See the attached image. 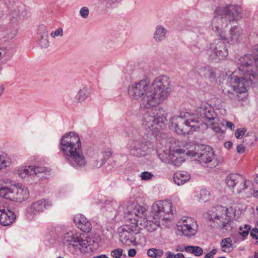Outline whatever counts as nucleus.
Here are the masks:
<instances>
[{
	"label": "nucleus",
	"instance_id": "obj_44",
	"mask_svg": "<svg viewBox=\"0 0 258 258\" xmlns=\"http://www.w3.org/2000/svg\"><path fill=\"white\" fill-rule=\"evenodd\" d=\"M167 258H184L183 254L181 253H178L174 254L170 251L166 253Z\"/></svg>",
	"mask_w": 258,
	"mask_h": 258
},
{
	"label": "nucleus",
	"instance_id": "obj_10",
	"mask_svg": "<svg viewBox=\"0 0 258 258\" xmlns=\"http://www.w3.org/2000/svg\"><path fill=\"white\" fill-rule=\"evenodd\" d=\"M197 115H200L205 120L211 129L217 133H223L224 131L216 123L219 122V118L217 116L214 108L208 103H202L197 110Z\"/></svg>",
	"mask_w": 258,
	"mask_h": 258
},
{
	"label": "nucleus",
	"instance_id": "obj_58",
	"mask_svg": "<svg viewBox=\"0 0 258 258\" xmlns=\"http://www.w3.org/2000/svg\"><path fill=\"white\" fill-rule=\"evenodd\" d=\"M229 93V96H230V95H233V94L232 93Z\"/></svg>",
	"mask_w": 258,
	"mask_h": 258
},
{
	"label": "nucleus",
	"instance_id": "obj_18",
	"mask_svg": "<svg viewBox=\"0 0 258 258\" xmlns=\"http://www.w3.org/2000/svg\"><path fill=\"white\" fill-rule=\"evenodd\" d=\"M16 215L15 213L5 207L0 205V224L4 226H8L11 224L15 220Z\"/></svg>",
	"mask_w": 258,
	"mask_h": 258
},
{
	"label": "nucleus",
	"instance_id": "obj_52",
	"mask_svg": "<svg viewBox=\"0 0 258 258\" xmlns=\"http://www.w3.org/2000/svg\"><path fill=\"white\" fill-rule=\"evenodd\" d=\"M224 146L227 149H230L232 146V143L230 141L226 142L224 143Z\"/></svg>",
	"mask_w": 258,
	"mask_h": 258
},
{
	"label": "nucleus",
	"instance_id": "obj_34",
	"mask_svg": "<svg viewBox=\"0 0 258 258\" xmlns=\"http://www.w3.org/2000/svg\"><path fill=\"white\" fill-rule=\"evenodd\" d=\"M164 251L162 249L150 248L147 251L149 256L153 258H159L163 255Z\"/></svg>",
	"mask_w": 258,
	"mask_h": 258
},
{
	"label": "nucleus",
	"instance_id": "obj_42",
	"mask_svg": "<svg viewBox=\"0 0 258 258\" xmlns=\"http://www.w3.org/2000/svg\"><path fill=\"white\" fill-rule=\"evenodd\" d=\"M153 177V174L148 171H144L141 173L140 177L142 180H147Z\"/></svg>",
	"mask_w": 258,
	"mask_h": 258
},
{
	"label": "nucleus",
	"instance_id": "obj_32",
	"mask_svg": "<svg viewBox=\"0 0 258 258\" xmlns=\"http://www.w3.org/2000/svg\"><path fill=\"white\" fill-rule=\"evenodd\" d=\"M243 206L237 202H230L229 203V208L232 211L235 215H240L243 210Z\"/></svg>",
	"mask_w": 258,
	"mask_h": 258
},
{
	"label": "nucleus",
	"instance_id": "obj_25",
	"mask_svg": "<svg viewBox=\"0 0 258 258\" xmlns=\"http://www.w3.org/2000/svg\"><path fill=\"white\" fill-rule=\"evenodd\" d=\"M166 33L167 30L163 26L157 25L153 34L154 39L156 42H161L165 38Z\"/></svg>",
	"mask_w": 258,
	"mask_h": 258
},
{
	"label": "nucleus",
	"instance_id": "obj_31",
	"mask_svg": "<svg viewBox=\"0 0 258 258\" xmlns=\"http://www.w3.org/2000/svg\"><path fill=\"white\" fill-rule=\"evenodd\" d=\"M184 250L197 256H201L203 253V249L199 246H187L184 247Z\"/></svg>",
	"mask_w": 258,
	"mask_h": 258
},
{
	"label": "nucleus",
	"instance_id": "obj_9",
	"mask_svg": "<svg viewBox=\"0 0 258 258\" xmlns=\"http://www.w3.org/2000/svg\"><path fill=\"white\" fill-rule=\"evenodd\" d=\"M227 211V208L222 206L212 210L208 215V219L211 226L219 228H226L231 220Z\"/></svg>",
	"mask_w": 258,
	"mask_h": 258
},
{
	"label": "nucleus",
	"instance_id": "obj_57",
	"mask_svg": "<svg viewBox=\"0 0 258 258\" xmlns=\"http://www.w3.org/2000/svg\"><path fill=\"white\" fill-rule=\"evenodd\" d=\"M254 258H258V251L255 252Z\"/></svg>",
	"mask_w": 258,
	"mask_h": 258
},
{
	"label": "nucleus",
	"instance_id": "obj_37",
	"mask_svg": "<svg viewBox=\"0 0 258 258\" xmlns=\"http://www.w3.org/2000/svg\"><path fill=\"white\" fill-rule=\"evenodd\" d=\"M210 196V192L207 189L201 190L198 198L199 202H206L208 200Z\"/></svg>",
	"mask_w": 258,
	"mask_h": 258
},
{
	"label": "nucleus",
	"instance_id": "obj_33",
	"mask_svg": "<svg viewBox=\"0 0 258 258\" xmlns=\"http://www.w3.org/2000/svg\"><path fill=\"white\" fill-rule=\"evenodd\" d=\"M102 7L105 9H112L120 0H98Z\"/></svg>",
	"mask_w": 258,
	"mask_h": 258
},
{
	"label": "nucleus",
	"instance_id": "obj_7",
	"mask_svg": "<svg viewBox=\"0 0 258 258\" xmlns=\"http://www.w3.org/2000/svg\"><path fill=\"white\" fill-rule=\"evenodd\" d=\"M188 156L198 161L204 167H210L214 165L215 154L213 149L210 147H204L200 145H195L193 149L188 150Z\"/></svg>",
	"mask_w": 258,
	"mask_h": 258
},
{
	"label": "nucleus",
	"instance_id": "obj_6",
	"mask_svg": "<svg viewBox=\"0 0 258 258\" xmlns=\"http://www.w3.org/2000/svg\"><path fill=\"white\" fill-rule=\"evenodd\" d=\"M187 152L181 148L179 142L175 141L171 144L168 152L164 151L158 156L162 162L179 166L185 161V156H188Z\"/></svg>",
	"mask_w": 258,
	"mask_h": 258
},
{
	"label": "nucleus",
	"instance_id": "obj_54",
	"mask_svg": "<svg viewBox=\"0 0 258 258\" xmlns=\"http://www.w3.org/2000/svg\"><path fill=\"white\" fill-rule=\"evenodd\" d=\"M93 258H109V257L105 254H101L98 256L94 257Z\"/></svg>",
	"mask_w": 258,
	"mask_h": 258
},
{
	"label": "nucleus",
	"instance_id": "obj_30",
	"mask_svg": "<svg viewBox=\"0 0 258 258\" xmlns=\"http://www.w3.org/2000/svg\"><path fill=\"white\" fill-rule=\"evenodd\" d=\"M11 164V159L5 153L0 152V169L9 166Z\"/></svg>",
	"mask_w": 258,
	"mask_h": 258
},
{
	"label": "nucleus",
	"instance_id": "obj_3",
	"mask_svg": "<svg viewBox=\"0 0 258 258\" xmlns=\"http://www.w3.org/2000/svg\"><path fill=\"white\" fill-rule=\"evenodd\" d=\"M254 55L247 54L241 56L238 69L230 76L229 86L237 94L236 100H243L250 85L258 79V45L254 46Z\"/></svg>",
	"mask_w": 258,
	"mask_h": 258
},
{
	"label": "nucleus",
	"instance_id": "obj_5",
	"mask_svg": "<svg viewBox=\"0 0 258 258\" xmlns=\"http://www.w3.org/2000/svg\"><path fill=\"white\" fill-rule=\"evenodd\" d=\"M202 125L199 119H196V114L188 112L181 113L171 117L169 120V127L179 135L189 134L196 131Z\"/></svg>",
	"mask_w": 258,
	"mask_h": 258
},
{
	"label": "nucleus",
	"instance_id": "obj_39",
	"mask_svg": "<svg viewBox=\"0 0 258 258\" xmlns=\"http://www.w3.org/2000/svg\"><path fill=\"white\" fill-rule=\"evenodd\" d=\"M81 17L83 19H87L89 15V10L87 7L81 8L79 11Z\"/></svg>",
	"mask_w": 258,
	"mask_h": 258
},
{
	"label": "nucleus",
	"instance_id": "obj_21",
	"mask_svg": "<svg viewBox=\"0 0 258 258\" xmlns=\"http://www.w3.org/2000/svg\"><path fill=\"white\" fill-rule=\"evenodd\" d=\"M199 74L211 82L215 81L216 75L214 69L210 66L202 67L199 69Z\"/></svg>",
	"mask_w": 258,
	"mask_h": 258
},
{
	"label": "nucleus",
	"instance_id": "obj_41",
	"mask_svg": "<svg viewBox=\"0 0 258 258\" xmlns=\"http://www.w3.org/2000/svg\"><path fill=\"white\" fill-rule=\"evenodd\" d=\"M246 130L245 127L238 128L235 132V136L237 139H241L245 134Z\"/></svg>",
	"mask_w": 258,
	"mask_h": 258
},
{
	"label": "nucleus",
	"instance_id": "obj_2",
	"mask_svg": "<svg viewBox=\"0 0 258 258\" xmlns=\"http://www.w3.org/2000/svg\"><path fill=\"white\" fill-rule=\"evenodd\" d=\"M240 12V7L232 5L218 7L214 10L211 26L218 39L210 43L206 50L210 60L219 62L226 59L228 55V51L225 43L234 45L242 41L243 32L240 27L236 26L231 27L228 36L225 30L228 22L237 20Z\"/></svg>",
	"mask_w": 258,
	"mask_h": 258
},
{
	"label": "nucleus",
	"instance_id": "obj_47",
	"mask_svg": "<svg viewBox=\"0 0 258 258\" xmlns=\"http://www.w3.org/2000/svg\"><path fill=\"white\" fill-rule=\"evenodd\" d=\"M217 249L214 248L208 253L204 258H214V255L217 253Z\"/></svg>",
	"mask_w": 258,
	"mask_h": 258
},
{
	"label": "nucleus",
	"instance_id": "obj_43",
	"mask_svg": "<svg viewBox=\"0 0 258 258\" xmlns=\"http://www.w3.org/2000/svg\"><path fill=\"white\" fill-rule=\"evenodd\" d=\"M112 155V152L110 150L105 151L102 153V158L101 160L104 161V163Z\"/></svg>",
	"mask_w": 258,
	"mask_h": 258
},
{
	"label": "nucleus",
	"instance_id": "obj_4",
	"mask_svg": "<svg viewBox=\"0 0 258 258\" xmlns=\"http://www.w3.org/2000/svg\"><path fill=\"white\" fill-rule=\"evenodd\" d=\"M60 150L66 161L76 168L84 167L87 160L82 151L80 139L78 134L70 132L60 140Z\"/></svg>",
	"mask_w": 258,
	"mask_h": 258
},
{
	"label": "nucleus",
	"instance_id": "obj_8",
	"mask_svg": "<svg viewBox=\"0 0 258 258\" xmlns=\"http://www.w3.org/2000/svg\"><path fill=\"white\" fill-rule=\"evenodd\" d=\"M61 242L69 251H85L88 241L83 239L81 234L75 231H70L61 236Z\"/></svg>",
	"mask_w": 258,
	"mask_h": 258
},
{
	"label": "nucleus",
	"instance_id": "obj_28",
	"mask_svg": "<svg viewBox=\"0 0 258 258\" xmlns=\"http://www.w3.org/2000/svg\"><path fill=\"white\" fill-rule=\"evenodd\" d=\"M39 34L41 35V38L39 40V43L41 47L46 48L48 47L49 43L48 40L47 30L46 27L41 26L39 28Z\"/></svg>",
	"mask_w": 258,
	"mask_h": 258
},
{
	"label": "nucleus",
	"instance_id": "obj_48",
	"mask_svg": "<svg viewBox=\"0 0 258 258\" xmlns=\"http://www.w3.org/2000/svg\"><path fill=\"white\" fill-rule=\"evenodd\" d=\"M250 235L254 239H258V229L256 228H253L250 233Z\"/></svg>",
	"mask_w": 258,
	"mask_h": 258
},
{
	"label": "nucleus",
	"instance_id": "obj_60",
	"mask_svg": "<svg viewBox=\"0 0 258 258\" xmlns=\"http://www.w3.org/2000/svg\"><path fill=\"white\" fill-rule=\"evenodd\" d=\"M2 54V52L0 51V56Z\"/></svg>",
	"mask_w": 258,
	"mask_h": 258
},
{
	"label": "nucleus",
	"instance_id": "obj_19",
	"mask_svg": "<svg viewBox=\"0 0 258 258\" xmlns=\"http://www.w3.org/2000/svg\"><path fill=\"white\" fill-rule=\"evenodd\" d=\"M133 219L130 218L133 225H137L139 226L146 221L147 218V211L145 208L142 206H139L134 213Z\"/></svg>",
	"mask_w": 258,
	"mask_h": 258
},
{
	"label": "nucleus",
	"instance_id": "obj_24",
	"mask_svg": "<svg viewBox=\"0 0 258 258\" xmlns=\"http://www.w3.org/2000/svg\"><path fill=\"white\" fill-rule=\"evenodd\" d=\"M173 180L178 185L184 184L190 178V175L185 171H179L173 174Z\"/></svg>",
	"mask_w": 258,
	"mask_h": 258
},
{
	"label": "nucleus",
	"instance_id": "obj_23",
	"mask_svg": "<svg viewBox=\"0 0 258 258\" xmlns=\"http://www.w3.org/2000/svg\"><path fill=\"white\" fill-rule=\"evenodd\" d=\"M152 220L147 219L145 221L143 224L139 226L140 230L142 229H146L147 231L152 232L155 231L160 225L159 220L153 219Z\"/></svg>",
	"mask_w": 258,
	"mask_h": 258
},
{
	"label": "nucleus",
	"instance_id": "obj_59",
	"mask_svg": "<svg viewBox=\"0 0 258 258\" xmlns=\"http://www.w3.org/2000/svg\"><path fill=\"white\" fill-rule=\"evenodd\" d=\"M57 258H63V257H61V256H58V257H57Z\"/></svg>",
	"mask_w": 258,
	"mask_h": 258
},
{
	"label": "nucleus",
	"instance_id": "obj_11",
	"mask_svg": "<svg viewBox=\"0 0 258 258\" xmlns=\"http://www.w3.org/2000/svg\"><path fill=\"white\" fill-rule=\"evenodd\" d=\"M225 183L227 187L233 193L239 194L248 188L249 181L240 174L232 173L226 176Z\"/></svg>",
	"mask_w": 258,
	"mask_h": 258
},
{
	"label": "nucleus",
	"instance_id": "obj_38",
	"mask_svg": "<svg viewBox=\"0 0 258 258\" xmlns=\"http://www.w3.org/2000/svg\"><path fill=\"white\" fill-rule=\"evenodd\" d=\"M63 35V29L61 27L58 28L56 29L55 31H52L50 33V37L52 38H55L56 37L59 36L62 37Z\"/></svg>",
	"mask_w": 258,
	"mask_h": 258
},
{
	"label": "nucleus",
	"instance_id": "obj_1",
	"mask_svg": "<svg viewBox=\"0 0 258 258\" xmlns=\"http://www.w3.org/2000/svg\"><path fill=\"white\" fill-rule=\"evenodd\" d=\"M128 92L133 99L140 100L141 107L150 109L142 116L141 125L143 128L159 131L165 126L167 113L163 108H151L161 104L169 96L171 85L168 77H156L150 85L148 79H142L130 85Z\"/></svg>",
	"mask_w": 258,
	"mask_h": 258
},
{
	"label": "nucleus",
	"instance_id": "obj_40",
	"mask_svg": "<svg viewBox=\"0 0 258 258\" xmlns=\"http://www.w3.org/2000/svg\"><path fill=\"white\" fill-rule=\"evenodd\" d=\"M123 250L121 248H116L111 251V256L113 258H120L122 255Z\"/></svg>",
	"mask_w": 258,
	"mask_h": 258
},
{
	"label": "nucleus",
	"instance_id": "obj_35",
	"mask_svg": "<svg viewBox=\"0 0 258 258\" xmlns=\"http://www.w3.org/2000/svg\"><path fill=\"white\" fill-rule=\"evenodd\" d=\"M219 122L218 123H216V126H219V127H221V126H224L225 125L231 131H233L234 130L235 128V125L234 124L229 121H227L225 119L220 120L219 118ZM222 129V128H221Z\"/></svg>",
	"mask_w": 258,
	"mask_h": 258
},
{
	"label": "nucleus",
	"instance_id": "obj_22",
	"mask_svg": "<svg viewBox=\"0 0 258 258\" xmlns=\"http://www.w3.org/2000/svg\"><path fill=\"white\" fill-rule=\"evenodd\" d=\"M0 196L6 199L13 201L14 185L9 187L3 180H0Z\"/></svg>",
	"mask_w": 258,
	"mask_h": 258
},
{
	"label": "nucleus",
	"instance_id": "obj_26",
	"mask_svg": "<svg viewBox=\"0 0 258 258\" xmlns=\"http://www.w3.org/2000/svg\"><path fill=\"white\" fill-rule=\"evenodd\" d=\"M90 94V89L83 86L80 89L75 97V101L77 103L82 102L86 99Z\"/></svg>",
	"mask_w": 258,
	"mask_h": 258
},
{
	"label": "nucleus",
	"instance_id": "obj_56",
	"mask_svg": "<svg viewBox=\"0 0 258 258\" xmlns=\"http://www.w3.org/2000/svg\"><path fill=\"white\" fill-rule=\"evenodd\" d=\"M16 35V32L15 31L11 36V38H14Z\"/></svg>",
	"mask_w": 258,
	"mask_h": 258
},
{
	"label": "nucleus",
	"instance_id": "obj_51",
	"mask_svg": "<svg viewBox=\"0 0 258 258\" xmlns=\"http://www.w3.org/2000/svg\"><path fill=\"white\" fill-rule=\"evenodd\" d=\"M137 253L136 250L134 248L130 249L128 251V255L130 257H134Z\"/></svg>",
	"mask_w": 258,
	"mask_h": 258
},
{
	"label": "nucleus",
	"instance_id": "obj_16",
	"mask_svg": "<svg viewBox=\"0 0 258 258\" xmlns=\"http://www.w3.org/2000/svg\"><path fill=\"white\" fill-rule=\"evenodd\" d=\"M130 154L136 157L145 156L147 154L148 146L138 140H131L127 144Z\"/></svg>",
	"mask_w": 258,
	"mask_h": 258
},
{
	"label": "nucleus",
	"instance_id": "obj_12",
	"mask_svg": "<svg viewBox=\"0 0 258 258\" xmlns=\"http://www.w3.org/2000/svg\"><path fill=\"white\" fill-rule=\"evenodd\" d=\"M120 241L124 244L138 242L137 236L140 228L137 225H126L121 227L119 231Z\"/></svg>",
	"mask_w": 258,
	"mask_h": 258
},
{
	"label": "nucleus",
	"instance_id": "obj_20",
	"mask_svg": "<svg viewBox=\"0 0 258 258\" xmlns=\"http://www.w3.org/2000/svg\"><path fill=\"white\" fill-rule=\"evenodd\" d=\"M74 221L76 226L84 232H89L91 229V224L83 215L78 214L75 216Z\"/></svg>",
	"mask_w": 258,
	"mask_h": 258
},
{
	"label": "nucleus",
	"instance_id": "obj_50",
	"mask_svg": "<svg viewBox=\"0 0 258 258\" xmlns=\"http://www.w3.org/2000/svg\"><path fill=\"white\" fill-rule=\"evenodd\" d=\"M237 152L239 154H242L245 151V147L242 145H238L236 147Z\"/></svg>",
	"mask_w": 258,
	"mask_h": 258
},
{
	"label": "nucleus",
	"instance_id": "obj_49",
	"mask_svg": "<svg viewBox=\"0 0 258 258\" xmlns=\"http://www.w3.org/2000/svg\"><path fill=\"white\" fill-rule=\"evenodd\" d=\"M33 170L34 171H33V174H37L38 173H41V172H43L44 171V169L42 167H35L33 166Z\"/></svg>",
	"mask_w": 258,
	"mask_h": 258
},
{
	"label": "nucleus",
	"instance_id": "obj_14",
	"mask_svg": "<svg viewBox=\"0 0 258 258\" xmlns=\"http://www.w3.org/2000/svg\"><path fill=\"white\" fill-rule=\"evenodd\" d=\"M177 227L178 231H181L182 235L187 237H191L196 235L198 226L194 219L186 217L181 219L178 222Z\"/></svg>",
	"mask_w": 258,
	"mask_h": 258
},
{
	"label": "nucleus",
	"instance_id": "obj_55",
	"mask_svg": "<svg viewBox=\"0 0 258 258\" xmlns=\"http://www.w3.org/2000/svg\"><path fill=\"white\" fill-rule=\"evenodd\" d=\"M253 196L258 198V190H255L253 192Z\"/></svg>",
	"mask_w": 258,
	"mask_h": 258
},
{
	"label": "nucleus",
	"instance_id": "obj_29",
	"mask_svg": "<svg viewBox=\"0 0 258 258\" xmlns=\"http://www.w3.org/2000/svg\"><path fill=\"white\" fill-rule=\"evenodd\" d=\"M33 166L20 167L17 170V173L20 177L25 178L27 176L33 174Z\"/></svg>",
	"mask_w": 258,
	"mask_h": 258
},
{
	"label": "nucleus",
	"instance_id": "obj_45",
	"mask_svg": "<svg viewBox=\"0 0 258 258\" xmlns=\"http://www.w3.org/2000/svg\"><path fill=\"white\" fill-rule=\"evenodd\" d=\"M104 161L101 160H96L93 161L92 163V166L94 168H99L104 164Z\"/></svg>",
	"mask_w": 258,
	"mask_h": 258
},
{
	"label": "nucleus",
	"instance_id": "obj_17",
	"mask_svg": "<svg viewBox=\"0 0 258 258\" xmlns=\"http://www.w3.org/2000/svg\"><path fill=\"white\" fill-rule=\"evenodd\" d=\"M29 196V191L25 185L22 184L14 185V201L22 202L26 201Z\"/></svg>",
	"mask_w": 258,
	"mask_h": 258
},
{
	"label": "nucleus",
	"instance_id": "obj_53",
	"mask_svg": "<svg viewBox=\"0 0 258 258\" xmlns=\"http://www.w3.org/2000/svg\"><path fill=\"white\" fill-rule=\"evenodd\" d=\"M4 86L3 84H0V96H1L4 93Z\"/></svg>",
	"mask_w": 258,
	"mask_h": 258
},
{
	"label": "nucleus",
	"instance_id": "obj_36",
	"mask_svg": "<svg viewBox=\"0 0 258 258\" xmlns=\"http://www.w3.org/2000/svg\"><path fill=\"white\" fill-rule=\"evenodd\" d=\"M250 229L251 227L249 225L245 224L239 228L238 233L240 235L243 236L244 239L248 235Z\"/></svg>",
	"mask_w": 258,
	"mask_h": 258
},
{
	"label": "nucleus",
	"instance_id": "obj_46",
	"mask_svg": "<svg viewBox=\"0 0 258 258\" xmlns=\"http://www.w3.org/2000/svg\"><path fill=\"white\" fill-rule=\"evenodd\" d=\"M20 10H16L14 9L11 10L10 12V15L13 18H15V20L17 21V18L20 16Z\"/></svg>",
	"mask_w": 258,
	"mask_h": 258
},
{
	"label": "nucleus",
	"instance_id": "obj_27",
	"mask_svg": "<svg viewBox=\"0 0 258 258\" xmlns=\"http://www.w3.org/2000/svg\"><path fill=\"white\" fill-rule=\"evenodd\" d=\"M220 245L221 251L224 253L231 252L234 248L232 240L230 237L222 239Z\"/></svg>",
	"mask_w": 258,
	"mask_h": 258
},
{
	"label": "nucleus",
	"instance_id": "obj_15",
	"mask_svg": "<svg viewBox=\"0 0 258 258\" xmlns=\"http://www.w3.org/2000/svg\"><path fill=\"white\" fill-rule=\"evenodd\" d=\"M52 206L51 201L46 199H41L33 203L27 208V212L32 216L44 212Z\"/></svg>",
	"mask_w": 258,
	"mask_h": 258
},
{
	"label": "nucleus",
	"instance_id": "obj_13",
	"mask_svg": "<svg viewBox=\"0 0 258 258\" xmlns=\"http://www.w3.org/2000/svg\"><path fill=\"white\" fill-rule=\"evenodd\" d=\"M172 213V203L169 201H158L154 203L151 209V216L153 219L163 220L167 219L164 216Z\"/></svg>",
	"mask_w": 258,
	"mask_h": 258
}]
</instances>
